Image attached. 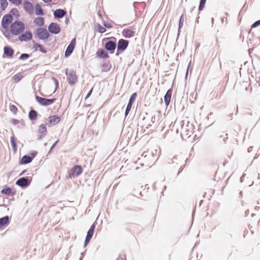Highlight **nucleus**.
Segmentation results:
<instances>
[{
	"mask_svg": "<svg viewBox=\"0 0 260 260\" xmlns=\"http://www.w3.org/2000/svg\"><path fill=\"white\" fill-rule=\"evenodd\" d=\"M9 1L16 6L21 5L22 2V0H9Z\"/></svg>",
	"mask_w": 260,
	"mask_h": 260,
	"instance_id": "36",
	"label": "nucleus"
},
{
	"mask_svg": "<svg viewBox=\"0 0 260 260\" xmlns=\"http://www.w3.org/2000/svg\"><path fill=\"white\" fill-rule=\"evenodd\" d=\"M103 24H104V26L106 28H111L112 27L111 24H110L109 23H107L105 22L103 23Z\"/></svg>",
	"mask_w": 260,
	"mask_h": 260,
	"instance_id": "45",
	"label": "nucleus"
},
{
	"mask_svg": "<svg viewBox=\"0 0 260 260\" xmlns=\"http://www.w3.org/2000/svg\"><path fill=\"white\" fill-rule=\"evenodd\" d=\"M82 173V169L81 166L76 165L74 166L69 171V177L71 179L78 176Z\"/></svg>",
	"mask_w": 260,
	"mask_h": 260,
	"instance_id": "7",
	"label": "nucleus"
},
{
	"mask_svg": "<svg viewBox=\"0 0 260 260\" xmlns=\"http://www.w3.org/2000/svg\"><path fill=\"white\" fill-rule=\"evenodd\" d=\"M38 133L39 134L38 139L41 140L47 133V128L44 124H42L40 125L38 129Z\"/></svg>",
	"mask_w": 260,
	"mask_h": 260,
	"instance_id": "16",
	"label": "nucleus"
},
{
	"mask_svg": "<svg viewBox=\"0 0 260 260\" xmlns=\"http://www.w3.org/2000/svg\"><path fill=\"white\" fill-rule=\"evenodd\" d=\"M31 180L32 178L31 177H23L18 179L16 182V184L22 188H24L30 185Z\"/></svg>",
	"mask_w": 260,
	"mask_h": 260,
	"instance_id": "6",
	"label": "nucleus"
},
{
	"mask_svg": "<svg viewBox=\"0 0 260 260\" xmlns=\"http://www.w3.org/2000/svg\"><path fill=\"white\" fill-rule=\"evenodd\" d=\"M96 54L98 57L101 58H108L109 57L108 53L103 49H99Z\"/></svg>",
	"mask_w": 260,
	"mask_h": 260,
	"instance_id": "22",
	"label": "nucleus"
},
{
	"mask_svg": "<svg viewBox=\"0 0 260 260\" xmlns=\"http://www.w3.org/2000/svg\"><path fill=\"white\" fill-rule=\"evenodd\" d=\"M177 157L176 156H174L173 158L170 159L169 161H168L169 164H174L176 163L177 164H178V161H177Z\"/></svg>",
	"mask_w": 260,
	"mask_h": 260,
	"instance_id": "38",
	"label": "nucleus"
},
{
	"mask_svg": "<svg viewBox=\"0 0 260 260\" xmlns=\"http://www.w3.org/2000/svg\"><path fill=\"white\" fill-rule=\"evenodd\" d=\"M65 74L67 76V80L68 83L70 85H74L77 83L78 76L74 70L67 69L65 71Z\"/></svg>",
	"mask_w": 260,
	"mask_h": 260,
	"instance_id": "2",
	"label": "nucleus"
},
{
	"mask_svg": "<svg viewBox=\"0 0 260 260\" xmlns=\"http://www.w3.org/2000/svg\"><path fill=\"white\" fill-rule=\"evenodd\" d=\"M10 223V217L7 215L0 218V229H3Z\"/></svg>",
	"mask_w": 260,
	"mask_h": 260,
	"instance_id": "18",
	"label": "nucleus"
},
{
	"mask_svg": "<svg viewBox=\"0 0 260 260\" xmlns=\"http://www.w3.org/2000/svg\"><path fill=\"white\" fill-rule=\"evenodd\" d=\"M155 120H156L155 116L154 115V116H152L151 118V119L148 122V124L147 125L146 128H149L150 127V126H151L152 123H154L155 122Z\"/></svg>",
	"mask_w": 260,
	"mask_h": 260,
	"instance_id": "34",
	"label": "nucleus"
},
{
	"mask_svg": "<svg viewBox=\"0 0 260 260\" xmlns=\"http://www.w3.org/2000/svg\"><path fill=\"white\" fill-rule=\"evenodd\" d=\"M45 3H49L52 2V0H42Z\"/></svg>",
	"mask_w": 260,
	"mask_h": 260,
	"instance_id": "57",
	"label": "nucleus"
},
{
	"mask_svg": "<svg viewBox=\"0 0 260 260\" xmlns=\"http://www.w3.org/2000/svg\"><path fill=\"white\" fill-rule=\"evenodd\" d=\"M34 34L36 38H38L40 40L48 39L50 36V34L47 29L43 27H39L36 29L34 31Z\"/></svg>",
	"mask_w": 260,
	"mask_h": 260,
	"instance_id": "5",
	"label": "nucleus"
},
{
	"mask_svg": "<svg viewBox=\"0 0 260 260\" xmlns=\"http://www.w3.org/2000/svg\"><path fill=\"white\" fill-rule=\"evenodd\" d=\"M38 113L34 110H31L28 114V117L30 120H35L37 117Z\"/></svg>",
	"mask_w": 260,
	"mask_h": 260,
	"instance_id": "29",
	"label": "nucleus"
},
{
	"mask_svg": "<svg viewBox=\"0 0 260 260\" xmlns=\"http://www.w3.org/2000/svg\"><path fill=\"white\" fill-rule=\"evenodd\" d=\"M14 53V51L12 48L9 46L4 47V55L8 58H11L13 57Z\"/></svg>",
	"mask_w": 260,
	"mask_h": 260,
	"instance_id": "17",
	"label": "nucleus"
},
{
	"mask_svg": "<svg viewBox=\"0 0 260 260\" xmlns=\"http://www.w3.org/2000/svg\"><path fill=\"white\" fill-rule=\"evenodd\" d=\"M25 29L24 24L20 21H16L10 25V32L13 35L17 36Z\"/></svg>",
	"mask_w": 260,
	"mask_h": 260,
	"instance_id": "1",
	"label": "nucleus"
},
{
	"mask_svg": "<svg viewBox=\"0 0 260 260\" xmlns=\"http://www.w3.org/2000/svg\"><path fill=\"white\" fill-rule=\"evenodd\" d=\"M98 31L99 32H100V33H104V32L106 31V29L105 27H103L100 24H98Z\"/></svg>",
	"mask_w": 260,
	"mask_h": 260,
	"instance_id": "37",
	"label": "nucleus"
},
{
	"mask_svg": "<svg viewBox=\"0 0 260 260\" xmlns=\"http://www.w3.org/2000/svg\"><path fill=\"white\" fill-rule=\"evenodd\" d=\"M39 47V51L43 53H46L47 51L44 49L43 46L42 45H37Z\"/></svg>",
	"mask_w": 260,
	"mask_h": 260,
	"instance_id": "40",
	"label": "nucleus"
},
{
	"mask_svg": "<svg viewBox=\"0 0 260 260\" xmlns=\"http://www.w3.org/2000/svg\"><path fill=\"white\" fill-rule=\"evenodd\" d=\"M49 122L51 125H55L58 123L60 121V118L59 116L53 115L49 117Z\"/></svg>",
	"mask_w": 260,
	"mask_h": 260,
	"instance_id": "23",
	"label": "nucleus"
},
{
	"mask_svg": "<svg viewBox=\"0 0 260 260\" xmlns=\"http://www.w3.org/2000/svg\"><path fill=\"white\" fill-rule=\"evenodd\" d=\"M184 21V14H182L180 18V19H179V29H178V34H179V32H180V29L181 28V27H182L183 25V22Z\"/></svg>",
	"mask_w": 260,
	"mask_h": 260,
	"instance_id": "33",
	"label": "nucleus"
},
{
	"mask_svg": "<svg viewBox=\"0 0 260 260\" xmlns=\"http://www.w3.org/2000/svg\"><path fill=\"white\" fill-rule=\"evenodd\" d=\"M111 65L110 63V61H105L101 67L102 72H107L110 70Z\"/></svg>",
	"mask_w": 260,
	"mask_h": 260,
	"instance_id": "26",
	"label": "nucleus"
},
{
	"mask_svg": "<svg viewBox=\"0 0 260 260\" xmlns=\"http://www.w3.org/2000/svg\"><path fill=\"white\" fill-rule=\"evenodd\" d=\"M66 10L58 9L54 12V16L55 18H61L66 15Z\"/></svg>",
	"mask_w": 260,
	"mask_h": 260,
	"instance_id": "19",
	"label": "nucleus"
},
{
	"mask_svg": "<svg viewBox=\"0 0 260 260\" xmlns=\"http://www.w3.org/2000/svg\"><path fill=\"white\" fill-rule=\"evenodd\" d=\"M123 52V51H118V48H117V51H116V56H118L120 53H122Z\"/></svg>",
	"mask_w": 260,
	"mask_h": 260,
	"instance_id": "53",
	"label": "nucleus"
},
{
	"mask_svg": "<svg viewBox=\"0 0 260 260\" xmlns=\"http://www.w3.org/2000/svg\"><path fill=\"white\" fill-rule=\"evenodd\" d=\"M10 12L14 15L16 13L18 12V10L16 8H13L11 10Z\"/></svg>",
	"mask_w": 260,
	"mask_h": 260,
	"instance_id": "47",
	"label": "nucleus"
},
{
	"mask_svg": "<svg viewBox=\"0 0 260 260\" xmlns=\"http://www.w3.org/2000/svg\"><path fill=\"white\" fill-rule=\"evenodd\" d=\"M137 95V93L134 92L130 96L128 104L126 106V109L125 111V117L127 116L128 115V114H129V111L131 109L132 106L136 100Z\"/></svg>",
	"mask_w": 260,
	"mask_h": 260,
	"instance_id": "10",
	"label": "nucleus"
},
{
	"mask_svg": "<svg viewBox=\"0 0 260 260\" xmlns=\"http://www.w3.org/2000/svg\"><path fill=\"white\" fill-rule=\"evenodd\" d=\"M1 192H2V193L9 196L12 192V189L9 187H7L3 188L1 190Z\"/></svg>",
	"mask_w": 260,
	"mask_h": 260,
	"instance_id": "30",
	"label": "nucleus"
},
{
	"mask_svg": "<svg viewBox=\"0 0 260 260\" xmlns=\"http://www.w3.org/2000/svg\"><path fill=\"white\" fill-rule=\"evenodd\" d=\"M37 45H41L40 44H39V43H35L34 45V47H33V48L35 49V51H37L38 50V49L39 48V47Z\"/></svg>",
	"mask_w": 260,
	"mask_h": 260,
	"instance_id": "50",
	"label": "nucleus"
},
{
	"mask_svg": "<svg viewBox=\"0 0 260 260\" xmlns=\"http://www.w3.org/2000/svg\"><path fill=\"white\" fill-rule=\"evenodd\" d=\"M238 106H237V107H236V114H237L238 113Z\"/></svg>",
	"mask_w": 260,
	"mask_h": 260,
	"instance_id": "63",
	"label": "nucleus"
},
{
	"mask_svg": "<svg viewBox=\"0 0 260 260\" xmlns=\"http://www.w3.org/2000/svg\"><path fill=\"white\" fill-rule=\"evenodd\" d=\"M13 21V16L11 14H7L4 16L2 20V26L7 29L9 27V25L12 23Z\"/></svg>",
	"mask_w": 260,
	"mask_h": 260,
	"instance_id": "9",
	"label": "nucleus"
},
{
	"mask_svg": "<svg viewBox=\"0 0 260 260\" xmlns=\"http://www.w3.org/2000/svg\"><path fill=\"white\" fill-rule=\"evenodd\" d=\"M35 13L37 15L41 16L44 14L43 9L39 4L35 7Z\"/></svg>",
	"mask_w": 260,
	"mask_h": 260,
	"instance_id": "27",
	"label": "nucleus"
},
{
	"mask_svg": "<svg viewBox=\"0 0 260 260\" xmlns=\"http://www.w3.org/2000/svg\"><path fill=\"white\" fill-rule=\"evenodd\" d=\"M29 57V55L27 53H23L19 57V59L24 60L28 58Z\"/></svg>",
	"mask_w": 260,
	"mask_h": 260,
	"instance_id": "39",
	"label": "nucleus"
},
{
	"mask_svg": "<svg viewBox=\"0 0 260 260\" xmlns=\"http://www.w3.org/2000/svg\"><path fill=\"white\" fill-rule=\"evenodd\" d=\"M112 39L114 40H109V38H105L103 39V42L107 41L105 44V48L107 51H110L111 53H113L116 47V39L113 37Z\"/></svg>",
	"mask_w": 260,
	"mask_h": 260,
	"instance_id": "4",
	"label": "nucleus"
},
{
	"mask_svg": "<svg viewBox=\"0 0 260 260\" xmlns=\"http://www.w3.org/2000/svg\"><path fill=\"white\" fill-rule=\"evenodd\" d=\"M244 176H245V175H243L241 176V178H240L241 182H242V181H243V178H244Z\"/></svg>",
	"mask_w": 260,
	"mask_h": 260,
	"instance_id": "58",
	"label": "nucleus"
},
{
	"mask_svg": "<svg viewBox=\"0 0 260 260\" xmlns=\"http://www.w3.org/2000/svg\"><path fill=\"white\" fill-rule=\"evenodd\" d=\"M26 172V170H24L23 171H22L20 174V176L21 175H22L24 174V173Z\"/></svg>",
	"mask_w": 260,
	"mask_h": 260,
	"instance_id": "59",
	"label": "nucleus"
},
{
	"mask_svg": "<svg viewBox=\"0 0 260 260\" xmlns=\"http://www.w3.org/2000/svg\"><path fill=\"white\" fill-rule=\"evenodd\" d=\"M69 22V19L67 18L66 19V21H65V23L66 24H68Z\"/></svg>",
	"mask_w": 260,
	"mask_h": 260,
	"instance_id": "56",
	"label": "nucleus"
},
{
	"mask_svg": "<svg viewBox=\"0 0 260 260\" xmlns=\"http://www.w3.org/2000/svg\"><path fill=\"white\" fill-rule=\"evenodd\" d=\"M32 160V158L31 156L25 155L22 157L20 162L21 164H28L31 162Z\"/></svg>",
	"mask_w": 260,
	"mask_h": 260,
	"instance_id": "24",
	"label": "nucleus"
},
{
	"mask_svg": "<svg viewBox=\"0 0 260 260\" xmlns=\"http://www.w3.org/2000/svg\"><path fill=\"white\" fill-rule=\"evenodd\" d=\"M172 89H169L167 90V92L166 93L165 96H164V101L166 105L168 106L171 101V98L172 96Z\"/></svg>",
	"mask_w": 260,
	"mask_h": 260,
	"instance_id": "21",
	"label": "nucleus"
},
{
	"mask_svg": "<svg viewBox=\"0 0 260 260\" xmlns=\"http://www.w3.org/2000/svg\"><path fill=\"white\" fill-rule=\"evenodd\" d=\"M232 116H233V113H231L228 115L229 117L230 118V119H232Z\"/></svg>",
	"mask_w": 260,
	"mask_h": 260,
	"instance_id": "55",
	"label": "nucleus"
},
{
	"mask_svg": "<svg viewBox=\"0 0 260 260\" xmlns=\"http://www.w3.org/2000/svg\"><path fill=\"white\" fill-rule=\"evenodd\" d=\"M48 30L51 34H58L60 32L61 29L57 23L51 22L48 26Z\"/></svg>",
	"mask_w": 260,
	"mask_h": 260,
	"instance_id": "12",
	"label": "nucleus"
},
{
	"mask_svg": "<svg viewBox=\"0 0 260 260\" xmlns=\"http://www.w3.org/2000/svg\"><path fill=\"white\" fill-rule=\"evenodd\" d=\"M10 142L14 151H16L17 150V144L14 137H11Z\"/></svg>",
	"mask_w": 260,
	"mask_h": 260,
	"instance_id": "32",
	"label": "nucleus"
},
{
	"mask_svg": "<svg viewBox=\"0 0 260 260\" xmlns=\"http://www.w3.org/2000/svg\"><path fill=\"white\" fill-rule=\"evenodd\" d=\"M182 170H183V169H180V170L179 171V172L178 173V174H177V175H178L180 174V173L181 172H182Z\"/></svg>",
	"mask_w": 260,
	"mask_h": 260,
	"instance_id": "62",
	"label": "nucleus"
},
{
	"mask_svg": "<svg viewBox=\"0 0 260 260\" xmlns=\"http://www.w3.org/2000/svg\"><path fill=\"white\" fill-rule=\"evenodd\" d=\"M76 45V39L74 38L71 41L70 44L67 47L64 53V56L66 57H69L73 52Z\"/></svg>",
	"mask_w": 260,
	"mask_h": 260,
	"instance_id": "13",
	"label": "nucleus"
},
{
	"mask_svg": "<svg viewBox=\"0 0 260 260\" xmlns=\"http://www.w3.org/2000/svg\"><path fill=\"white\" fill-rule=\"evenodd\" d=\"M81 256H80L79 260H82V259L84 257V253H81Z\"/></svg>",
	"mask_w": 260,
	"mask_h": 260,
	"instance_id": "54",
	"label": "nucleus"
},
{
	"mask_svg": "<svg viewBox=\"0 0 260 260\" xmlns=\"http://www.w3.org/2000/svg\"><path fill=\"white\" fill-rule=\"evenodd\" d=\"M206 2V0H200V5L199 6V11H201L202 10H203L204 8L205 7Z\"/></svg>",
	"mask_w": 260,
	"mask_h": 260,
	"instance_id": "35",
	"label": "nucleus"
},
{
	"mask_svg": "<svg viewBox=\"0 0 260 260\" xmlns=\"http://www.w3.org/2000/svg\"><path fill=\"white\" fill-rule=\"evenodd\" d=\"M36 99L40 104L44 106H48L51 105V104H53L56 100L55 98L49 99L42 98L38 95L36 96Z\"/></svg>",
	"mask_w": 260,
	"mask_h": 260,
	"instance_id": "8",
	"label": "nucleus"
},
{
	"mask_svg": "<svg viewBox=\"0 0 260 260\" xmlns=\"http://www.w3.org/2000/svg\"><path fill=\"white\" fill-rule=\"evenodd\" d=\"M138 2H134V4H133V6L135 8L136 7V6L137 4H138Z\"/></svg>",
	"mask_w": 260,
	"mask_h": 260,
	"instance_id": "60",
	"label": "nucleus"
},
{
	"mask_svg": "<svg viewBox=\"0 0 260 260\" xmlns=\"http://www.w3.org/2000/svg\"><path fill=\"white\" fill-rule=\"evenodd\" d=\"M260 25V19L256 21L255 22H254L252 25L251 28H254Z\"/></svg>",
	"mask_w": 260,
	"mask_h": 260,
	"instance_id": "42",
	"label": "nucleus"
},
{
	"mask_svg": "<svg viewBox=\"0 0 260 260\" xmlns=\"http://www.w3.org/2000/svg\"><path fill=\"white\" fill-rule=\"evenodd\" d=\"M135 31L129 29L125 28L122 30V35L125 38H130L135 35Z\"/></svg>",
	"mask_w": 260,
	"mask_h": 260,
	"instance_id": "20",
	"label": "nucleus"
},
{
	"mask_svg": "<svg viewBox=\"0 0 260 260\" xmlns=\"http://www.w3.org/2000/svg\"><path fill=\"white\" fill-rule=\"evenodd\" d=\"M92 92V89H90L89 90V91L88 92V93H87V95H86V96L85 98V99H87V98H88L90 96Z\"/></svg>",
	"mask_w": 260,
	"mask_h": 260,
	"instance_id": "51",
	"label": "nucleus"
},
{
	"mask_svg": "<svg viewBox=\"0 0 260 260\" xmlns=\"http://www.w3.org/2000/svg\"><path fill=\"white\" fill-rule=\"evenodd\" d=\"M90 240H91V238H87V237L85 238V240L84 243V247H86L88 245V244L90 242Z\"/></svg>",
	"mask_w": 260,
	"mask_h": 260,
	"instance_id": "43",
	"label": "nucleus"
},
{
	"mask_svg": "<svg viewBox=\"0 0 260 260\" xmlns=\"http://www.w3.org/2000/svg\"><path fill=\"white\" fill-rule=\"evenodd\" d=\"M38 152L37 151H33L31 153V155L32 156L31 158H32V159L36 156V155L37 154Z\"/></svg>",
	"mask_w": 260,
	"mask_h": 260,
	"instance_id": "52",
	"label": "nucleus"
},
{
	"mask_svg": "<svg viewBox=\"0 0 260 260\" xmlns=\"http://www.w3.org/2000/svg\"><path fill=\"white\" fill-rule=\"evenodd\" d=\"M95 227V225L94 223L92 224L91 225L89 230L87 232V234L86 237L89 238L91 239L92 238L93 233H94Z\"/></svg>",
	"mask_w": 260,
	"mask_h": 260,
	"instance_id": "28",
	"label": "nucleus"
},
{
	"mask_svg": "<svg viewBox=\"0 0 260 260\" xmlns=\"http://www.w3.org/2000/svg\"><path fill=\"white\" fill-rule=\"evenodd\" d=\"M32 37V34L30 31H26L24 33L19 36V40L21 41H27L31 40Z\"/></svg>",
	"mask_w": 260,
	"mask_h": 260,
	"instance_id": "15",
	"label": "nucleus"
},
{
	"mask_svg": "<svg viewBox=\"0 0 260 260\" xmlns=\"http://www.w3.org/2000/svg\"><path fill=\"white\" fill-rule=\"evenodd\" d=\"M52 79L54 80L55 85H56V87L57 88L58 86V81L57 79H56V78H55L54 77Z\"/></svg>",
	"mask_w": 260,
	"mask_h": 260,
	"instance_id": "49",
	"label": "nucleus"
},
{
	"mask_svg": "<svg viewBox=\"0 0 260 260\" xmlns=\"http://www.w3.org/2000/svg\"><path fill=\"white\" fill-rule=\"evenodd\" d=\"M128 44H129V42H128V41H127L126 40H124L123 39H121L119 40V41L117 43V48H118V51H124L127 48V47L128 45Z\"/></svg>",
	"mask_w": 260,
	"mask_h": 260,
	"instance_id": "11",
	"label": "nucleus"
},
{
	"mask_svg": "<svg viewBox=\"0 0 260 260\" xmlns=\"http://www.w3.org/2000/svg\"><path fill=\"white\" fill-rule=\"evenodd\" d=\"M98 15H99V16L100 17H102L101 14V13H100V12H98Z\"/></svg>",
	"mask_w": 260,
	"mask_h": 260,
	"instance_id": "64",
	"label": "nucleus"
},
{
	"mask_svg": "<svg viewBox=\"0 0 260 260\" xmlns=\"http://www.w3.org/2000/svg\"><path fill=\"white\" fill-rule=\"evenodd\" d=\"M10 109L12 112H13L14 114L16 113L17 111V108L15 105L10 106Z\"/></svg>",
	"mask_w": 260,
	"mask_h": 260,
	"instance_id": "41",
	"label": "nucleus"
},
{
	"mask_svg": "<svg viewBox=\"0 0 260 260\" xmlns=\"http://www.w3.org/2000/svg\"><path fill=\"white\" fill-rule=\"evenodd\" d=\"M12 122L13 124H14L15 125H16V124L19 123V121L18 120H17V119H13L12 120Z\"/></svg>",
	"mask_w": 260,
	"mask_h": 260,
	"instance_id": "48",
	"label": "nucleus"
},
{
	"mask_svg": "<svg viewBox=\"0 0 260 260\" xmlns=\"http://www.w3.org/2000/svg\"><path fill=\"white\" fill-rule=\"evenodd\" d=\"M59 142V140H57L53 145L52 146H51L50 150H49V152H50V151H52V150L55 147V146H56V145L58 143V142Z\"/></svg>",
	"mask_w": 260,
	"mask_h": 260,
	"instance_id": "46",
	"label": "nucleus"
},
{
	"mask_svg": "<svg viewBox=\"0 0 260 260\" xmlns=\"http://www.w3.org/2000/svg\"><path fill=\"white\" fill-rule=\"evenodd\" d=\"M180 124L181 128V134H184L185 135L190 136V133H191L193 130L192 124L187 120H183L181 121Z\"/></svg>",
	"mask_w": 260,
	"mask_h": 260,
	"instance_id": "3",
	"label": "nucleus"
},
{
	"mask_svg": "<svg viewBox=\"0 0 260 260\" xmlns=\"http://www.w3.org/2000/svg\"><path fill=\"white\" fill-rule=\"evenodd\" d=\"M23 7L24 10L28 14L31 15L34 13L33 5L29 1H24L23 2Z\"/></svg>",
	"mask_w": 260,
	"mask_h": 260,
	"instance_id": "14",
	"label": "nucleus"
},
{
	"mask_svg": "<svg viewBox=\"0 0 260 260\" xmlns=\"http://www.w3.org/2000/svg\"><path fill=\"white\" fill-rule=\"evenodd\" d=\"M4 36L8 39H11V35H10V32L8 31H6L5 32H4Z\"/></svg>",
	"mask_w": 260,
	"mask_h": 260,
	"instance_id": "44",
	"label": "nucleus"
},
{
	"mask_svg": "<svg viewBox=\"0 0 260 260\" xmlns=\"http://www.w3.org/2000/svg\"><path fill=\"white\" fill-rule=\"evenodd\" d=\"M8 6V3L7 0H1V8L2 10L4 11Z\"/></svg>",
	"mask_w": 260,
	"mask_h": 260,
	"instance_id": "31",
	"label": "nucleus"
},
{
	"mask_svg": "<svg viewBox=\"0 0 260 260\" xmlns=\"http://www.w3.org/2000/svg\"><path fill=\"white\" fill-rule=\"evenodd\" d=\"M34 22L36 25L42 26L44 25L45 20L42 17H38L34 19Z\"/></svg>",
	"mask_w": 260,
	"mask_h": 260,
	"instance_id": "25",
	"label": "nucleus"
},
{
	"mask_svg": "<svg viewBox=\"0 0 260 260\" xmlns=\"http://www.w3.org/2000/svg\"><path fill=\"white\" fill-rule=\"evenodd\" d=\"M211 21H212V25L213 24V23H214V18H212L211 19Z\"/></svg>",
	"mask_w": 260,
	"mask_h": 260,
	"instance_id": "61",
	"label": "nucleus"
}]
</instances>
